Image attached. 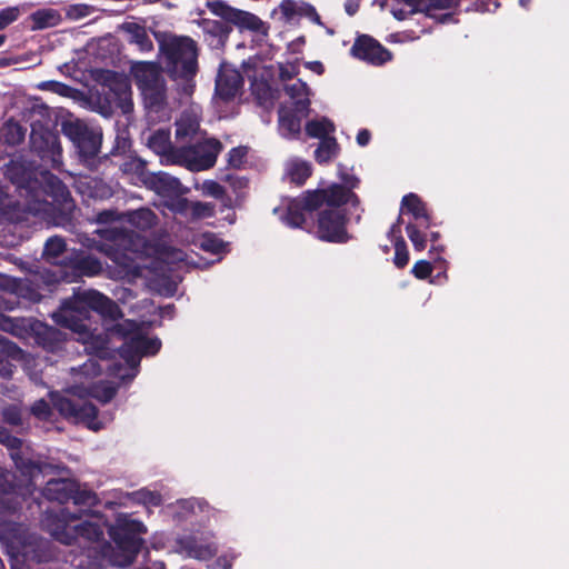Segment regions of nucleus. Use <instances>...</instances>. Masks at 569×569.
<instances>
[{
  "label": "nucleus",
  "mask_w": 569,
  "mask_h": 569,
  "mask_svg": "<svg viewBox=\"0 0 569 569\" xmlns=\"http://www.w3.org/2000/svg\"><path fill=\"white\" fill-rule=\"evenodd\" d=\"M166 60L168 76L178 82V91L191 97L196 89L198 50L192 38H156Z\"/></svg>",
  "instance_id": "nucleus-3"
},
{
  "label": "nucleus",
  "mask_w": 569,
  "mask_h": 569,
  "mask_svg": "<svg viewBox=\"0 0 569 569\" xmlns=\"http://www.w3.org/2000/svg\"><path fill=\"white\" fill-rule=\"evenodd\" d=\"M338 177L341 180V186L348 190H355L360 184V179L352 174L347 172L346 167L342 163H338Z\"/></svg>",
  "instance_id": "nucleus-54"
},
{
  "label": "nucleus",
  "mask_w": 569,
  "mask_h": 569,
  "mask_svg": "<svg viewBox=\"0 0 569 569\" xmlns=\"http://www.w3.org/2000/svg\"><path fill=\"white\" fill-rule=\"evenodd\" d=\"M40 88L49 89L50 91L64 97H68L71 91V87L68 84L53 80L44 82Z\"/></svg>",
  "instance_id": "nucleus-62"
},
{
  "label": "nucleus",
  "mask_w": 569,
  "mask_h": 569,
  "mask_svg": "<svg viewBox=\"0 0 569 569\" xmlns=\"http://www.w3.org/2000/svg\"><path fill=\"white\" fill-rule=\"evenodd\" d=\"M147 532L143 522L130 519L127 516H119L108 529L111 540L114 542L117 552L110 542L104 541L99 552L96 548L88 549L86 560H80L79 569H101L106 563L118 567H128L137 558L144 540L140 537Z\"/></svg>",
  "instance_id": "nucleus-2"
},
{
  "label": "nucleus",
  "mask_w": 569,
  "mask_h": 569,
  "mask_svg": "<svg viewBox=\"0 0 569 569\" xmlns=\"http://www.w3.org/2000/svg\"><path fill=\"white\" fill-rule=\"evenodd\" d=\"M43 170L44 168L40 167V164L19 157L6 164L4 176L17 187L21 197L38 199L41 187L40 171Z\"/></svg>",
  "instance_id": "nucleus-9"
},
{
  "label": "nucleus",
  "mask_w": 569,
  "mask_h": 569,
  "mask_svg": "<svg viewBox=\"0 0 569 569\" xmlns=\"http://www.w3.org/2000/svg\"><path fill=\"white\" fill-rule=\"evenodd\" d=\"M251 94L253 96L258 106L270 110L276 100L279 99V90L274 89L267 80L254 78L251 81Z\"/></svg>",
  "instance_id": "nucleus-22"
},
{
  "label": "nucleus",
  "mask_w": 569,
  "mask_h": 569,
  "mask_svg": "<svg viewBox=\"0 0 569 569\" xmlns=\"http://www.w3.org/2000/svg\"><path fill=\"white\" fill-rule=\"evenodd\" d=\"M349 217L345 209L326 208L318 212L317 237L331 243H347L352 236L348 232Z\"/></svg>",
  "instance_id": "nucleus-11"
},
{
  "label": "nucleus",
  "mask_w": 569,
  "mask_h": 569,
  "mask_svg": "<svg viewBox=\"0 0 569 569\" xmlns=\"http://www.w3.org/2000/svg\"><path fill=\"white\" fill-rule=\"evenodd\" d=\"M203 192L219 199L223 197L224 188L217 181L208 180L203 182Z\"/></svg>",
  "instance_id": "nucleus-61"
},
{
  "label": "nucleus",
  "mask_w": 569,
  "mask_h": 569,
  "mask_svg": "<svg viewBox=\"0 0 569 569\" xmlns=\"http://www.w3.org/2000/svg\"><path fill=\"white\" fill-rule=\"evenodd\" d=\"M101 80L106 102L101 106V113L109 117L114 109H119L123 114L132 112V89L128 76L113 70H104Z\"/></svg>",
  "instance_id": "nucleus-6"
},
{
  "label": "nucleus",
  "mask_w": 569,
  "mask_h": 569,
  "mask_svg": "<svg viewBox=\"0 0 569 569\" xmlns=\"http://www.w3.org/2000/svg\"><path fill=\"white\" fill-rule=\"evenodd\" d=\"M283 89L292 100L291 106L296 107V110L300 113L309 114L311 101L309 98L310 89L308 84L301 79H298L292 84H286Z\"/></svg>",
  "instance_id": "nucleus-24"
},
{
  "label": "nucleus",
  "mask_w": 569,
  "mask_h": 569,
  "mask_svg": "<svg viewBox=\"0 0 569 569\" xmlns=\"http://www.w3.org/2000/svg\"><path fill=\"white\" fill-rule=\"evenodd\" d=\"M30 150L40 159V167L59 169L62 164V147L59 133L44 127L40 121L32 122Z\"/></svg>",
  "instance_id": "nucleus-7"
},
{
  "label": "nucleus",
  "mask_w": 569,
  "mask_h": 569,
  "mask_svg": "<svg viewBox=\"0 0 569 569\" xmlns=\"http://www.w3.org/2000/svg\"><path fill=\"white\" fill-rule=\"evenodd\" d=\"M117 395V388L110 385L97 387L93 391V397L101 403L110 402Z\"/></svg>",
  "instance_id": "nucleus-56"
},
{
  "label": "nucleus",
  "mask_w": 569,
  "mask_h": 569,
  "mask_svg": "<svg viewBox=\"0 0 569 569\" xmlns=\"http://www.w3.org/2000/svg\"><path fill=\"white\" fill-rule=\"evenodd\" d=\"M173 198L176 201L172 204V209L180 214H189L192 201H189L187 198H182L181 196Z\"/></svg>",
  "instance_id": "nucleus-64"
},
{
  "label": "nucleus",
  "mask_w": 569,
  "mask_h": 569,
  "mask_svg": "<svg viewBox=\"0 0 569 569\" xmlns=\"http://www.w3.org/2000/svg\"><path fill=\"white\" fill-rule=\"evenodd\" d=\"M223 146L214 138L190 147H180L171 156L173 164L184 166L191 171H201L212 168Z\"/></svg>",
  "instance_id": "nucleus-8"
},
{
  "label": "nucleus",
  "mask_w": 569,
  "mask_h": 569,
  "mask_svg": "<svg viewBox=\"0 0 569 569\" xmlns=\"http://www.w3.org/2000/svg\"><path fill=\"white\" fill-rule=\"evenodd\" d=\"M180 543L188 551L189 556L200 560L211 559L218 552V548L214 545L198 543L193 537H186L180 540Z\"/></svg>",
  "instance_id": "nucleus-31"
},
{
  "label": "nucleus",
  "mask_w": 569,
  "mask_h": 569,
  "mask_svg": "<svg viewBox=\"0 0 569 569\" xmlns=\"http://www.w3.org/2000/svg\"><path fill=\"white\" fill-rule=\"evenodd\" d=\"M20 10L17 7H9L0 11V30H3L19 17Z\"/></svg>",
  "instance_id": "nucleus-59"
},
{
  "label": "nucleus",
  "mask_w": 569,
  "mask_h": 569,
  "mask_svg": "<svg viewBox=\"0 0 569 569\" xmlns=\"http://www.w3.org/2000/svg\"><path fill=\"white\" fill-rule=\"evenodd\" d=\"M340 152V146L335 137L322 139L315 150V159L319 164H328Z\"/></svg>",
  "instance_id": "nucleus-33"
},
{
  "label": "nucleus",
  "mask_w": 569,
  "mask_h": 569,
  "mask_svg": "<svg viewBox=\"0 0 569 569\" xmlns=\"http://www.w3.org/2000/svg\"><path fill=\"white\" fill-rule=\"evenodd\" d=\"M321 190L323 191V198H326L325 204L328 208L341 209V206L347 204L348 189L343 188L340 183H332Z\"/></svg>",
  "instance_id": "nucleus-38"
},
{
  "label": "nucleus",
  "mask_w": 569,
  "mask_h": 569,
  "mask_svg": "<svg viewBox=\"0 0 569 569\" xmlns=\"http://www.w3.org/2000/svg\"><path fill=\"white\" fill-rule=\"evenodd\" d=\"M406 232L416 251L420 252L427 248V237L419 230L417 224L408 223L406 226Z\"/></svg>",
  "instance_id": "nucleus-49"
},
{
  "label": "nucleus",
  "mask_w": 569,
  "mask_h": 569,
  "mask_svg": "<svg viewBox=\"0 0 569 569\" xmlns=\"http://www.w3.org/2000/svg\"><path fill=\"white\" fill-rule=\"evenodd\" d=\"M100 238L117 246L122 244L130 238V232L126 228L109 227L97 231Z\"/></svg>",
  "instance_id": "nucleus-45"
},
{
  "label": "nucleus",
  "mask_w": 569,
  "mask_h": 569,
  "mask_svg": "<svg viewBox=\"0 0 569 569\" xmlns=\"http://www.w3.org/2000/svg\"><path fill=\"white\" fill-rule=\"evenodd\" d=\"M120 30L129 36H147L146 29L137 21H126L120 26Z\"/></svg>",
  "instance_id": "nucleus-63"
},
{
  "label": "nucleus",
  "mask_w": 569,
  "mask_h": 569,
  "mask_svg": "<svg viewBox=\"0 0 569 569\" xmlns=\"http://www.w3.org/2000/svg\"><path fill=\"white\" fill-rule=\"evenodd\" d=\"M71 500L76 506H83L88 508L96 507L100 502L99 497L94 491L80 489L77 483L74 486V493H72Z\"/></svg>",
  "instance_id": "nucleus-43"
},
{
  "label": "nucleus",
  "mask_w": 569,
  "mask_h": 569,
  "mask_svg": "<svg viewBox=\"0 0 569 569\" xmlns=\"http://www.w3.org/2000/svg\"><path fill=\"white\" fill-rule=\"evenodd\" d=\"M0 443L6 446L10 450V456L14 461L17 468L22 469L28 467V463L24 461L21 448L22 440L13 435L0 425Z\"/></svg>",
  "instance_id": "nucleus-28"
},
{
  "label": "nucleus",
  "mask_w": 569,
  "mask_h": 569,
  "mask_svg": "<svg viewBox=\"0 0 569 569\" xmlns=\"http://www.w3.org/2000/svg\"><path fill=\"white\" fill-rule=\"evenodd\" d=\"M31 413L39 419H48L52 411L50 405L44 399H39L31 406Z\"/></svg>",
  "instance_id": "nucleus-58"
},
{
  "label": "nucleus",
  "mask_w": 569,
  "mask_h": 569,
  "mask_svg": "<svg viewBox=\"0 0 569 569\" xmlns=\"http://www.w3.org/2000/svg\"><path fill=\"white\" fill-rule=\"evenodd\" d=\"M91 312L112 321L122 317L119 306L97 290L74 291L71 297L61 301L51 317L56 325L78 335L77 340L84 345L89 355L102 360L112 359L114 350L109 347L108 336L96 333V329H91Z\"/></svg>",
  "instance_id": "nucleus-1"
},
{
  "label": "nucleus",
  "mask_w": 569,
  "mask_h": 569,
  "mask_svg": "<svg viewBox=\"0 0 569 569\" xmlns=\"http://www.w3.org/2000/svg\"><path fill=\"white\" fill-rule=\"evenodd\" d=\"M243 86L241 73L234 69L220 70L214 86V93L219 99L229 102L236 98Z\"/></svg>",
  "instance_id": "nucleus-19"
},
{
  "label": "nucleus",
  "mask_w": 569,
  "mask_h": 569,
  "mask_svg": "<svg viewBox=\"0 0 569 569\" xmlns=\"http://www.w3.org/2000/svg\"><path fill=\"white\" fill-rule=\"evenodd\" d=\"M401 210L411 213L416 220H421L420 226L428 229L432 226V220L428 213L426 203L416 193H408L401 200Z\"/></svg>",
  "instance_id": "nucleus-23"
},
{
  "label": "nucleus",
  "mask_w": 569,
  "mask_h": 569,
  "mask_svg": "<svg viewBox=\"0 0 569 569\" xmlns=\"http://www.w3.org/2000/svg\"><path fill=\"white\" fill-rule=\"evenodd\" d=\"M133 345L140 350L141 356H153L159 352L161 348V340L159 338H149L142 335L133 336Z\"/></svg>",
  "instance_id": "nucleus-40"
},
{
  "label": "nucleus",
  "mask_w": 569,
  "mask_h": 569,
  "mask_svg": "<svg viewBox=\"0 0 569 569\" xmlns=\"http://www.w3.org/2000/svg\"><path fill=\"white\" fill-rule=\"evenodd\" d=\"M276 16H279L284 23H296L301 18H307L311 22L322 26L316 8L301 0H282L279 7L272 11V17Z\"/></svg>",
  "instance_id": "nucleus-15"
},
{
  "label": "nucleus",
  "mask_w": 569,
  "mask_h": 569,
  "mask_svg": "<svg viewBox=\"0 0 569 569\" xmlns=\"http://www.w3.org/2000/svg\"><path fill=\"white\" fill-rule=\"evenodd\" d=\"M130 73L144 107L150 111H162L168 104V88L162 67L153 61H138L131 66Z\"/></svg>",
  "instance_id": "nucleus-4"
},
{
  "label": "nucleus",
  "mask_w": 569,
  "mask_h": 569,
  "mask_svg": "<svg viewBox=\"0 0 569 569\" xmlns=\"http://www.w3.org/2000/svg\"><path fill=\"white\" fill-rule=\"evenodd\" d=\"M393 263L398 269H403L409 262V251L402 236L396 237Z\"/></svg>",
  "instance_id": "nucleus-47"
},
{
  "label": "nucleus",
  "mask_w": 569,
  "mask_h": 569,
  "mask_svg": "<svg viewBox=\"0 0 569 569\" xmlns=\"http://www.w3.org/2000/svg\"><path fill=\"white\" fill-rule=\"evenodd\" d=\"M199 247L207 252L219 254L223 251L224 243L213 233H206L202 236Z\"/></svg>",
  "instance_id": "nucleus-50"
},
{
  "label": "nucleus",
  "mask_w": 569,
  "mask_h": 569,
  "mask_svg": "<svg viewBox=\"0 0 569 569\" xmlns=\"http://www.w3.org/2000/svg\"><path fill=\"white\" fill-rule=\"evenodd\" d=\"M49 169L50 168H44L43 171H40L41 187L39 189V198L29 199V201L40 203L46 201L44 198L48 196L59 206H62L66 209H71L73 207V200L68 187L61 179L51 173Z\"/></svg>",
  "instance_id": "nucleus-14"
},
{
  "label": "nucleus",
  "mask_w": 569,
  "mask_h": 569,
  "mask_svg": "<svg viewBox=\"0 0 569 569\" xmlns=\"http://www.w3.org/2000/svg\"><path fill=\"white\" fill-rule=\"evenodd\" d=\"M296 199L303 210H306L310 216L315 211L319 210L326 202V198H323V191L321 189L307 190Z\"/></svg>",
  "instance_id": "nucleus-37"
},
{
  "label": "nucleus",
  "mask_w": 569,
  "mask_h": 569,
  "mask_svg": "<svg viewBox=\"0 0 569 569\" xmlns=\"http://www.w3.org/2000/svg\"><path fill=\"white\" fill-rule=\"evenodd\" d=\"M207 6L214 16L232 23L240 32L250 31L261 33L262 36L268 34L266 23L258 16L249 11L232 8L221 0H209Z\"/></svg>",
  "instance_id": "nucleus-12"
},
{
  "label": "nucleus",
  "mask_w": 569,
  "mask_h": 569,
  "mask_svg": "<svg viewBox=\"0 0 569 569\" xmlns=\"http://www.w3.org/2000/svg\"><path fill=\"white\" fill-rule=\"evenodd\" d=\"M62 132L73 143L82 161L88 162L98 156L102 143L100 130L81 120H76L64 122Z\"/></svg>",
  "instance_id": "nucleus-10"
},
{
  "label": "nucleus",
  "mask_w": 569,
  "mask_h": 569,
  "mask_svg": "<svg viewBox=\"0 0 569 569\" xmlns=\"http://www.w3.org/2000/svg\"><path fill=\"white\" fill-rule=\"evenodd\" d=\"M2 421L12 427L23 426L22 410L16 405H9L1 410Z\"/></svg>",
  "instance_id": "nucleus-48"
},
{
  "label": "nucleus",
  "mask_w": 569,
  "mask_h": 569,
  "mask_svg": "<svg viewBox=\"0 0 569 569\" xmlns=\"http://www.w3.org/2000/svg\"><path fill=\"white\" fill-rule=\"evenodd\" d=\"M76 482L70 479H50L42 491L46 499L61 505L71 500Z\"/></svg>",
  "instance_id": "nucleus-21"
},
{
  "label": "nucleus",
  "mask_w": 569,
  "mask_h": 569,
  "mask_svg": "<svg viewBox=\"0 0 569 569\" xmlns=\"http://www.w3.org/2000/svg\"><path fill=\"white\" fill-rule=\"evenodd\" d=\"M27 128L12 118L7 120L1 128V138L10 147H16L24 141Z\"/></svg>",
  "instance_id": "nucleus-32"
},
{
  "label": "nucleus",
  "mask_w": 569,
  "mask_h": 569,
  "mask_svg": "<svg viewBox=\"0 0 569 569\" xmlns=\"http://www.w3.org/2000/svg\"><path fill=\"white\" fill-rule=\"evenodd\" d=\"M120 220H124V213H120L114 208L101 210L96 214V222L99 224H110Z\"/></svg>",
  "instance_id": "nucleus-55"
},
{
  "label": "nucleus",
  "mask_w": 569,
  "mask_h": 569,
  "mask_svg": "<svg viewBox=\"0 0 569 569\" xmlns=\"http://www.w3.org/2000/svg\"><path fill=\"white\" fill-rule=\"evenodd\" d=\"M248 148L244 146L234 147L227 154V162L230 168L240 169L246 162Z\"/></svg>",
  "instance_id": "nucleus-52"
},
{
  "label": "nucleus",
  "mask_w": 569,
  "mask_h": 569,
  "mask_svg": "<svg viewBox=\"0 0 569 569\" xmlns=\"http://www.w3.org/2000/svg\"><path fill=\"white\" fill-rule=\"evenodd\" d=\"M312 174V167L307 161L295 162L289 169V176L293 183L302 186Z\"/></svg>",
  "instance_id": "nucleus-44"
},
{
  "label": "nucleus",
  "mask_w": 569,
  "mask_h": 569,
  "mask_svg": "<svg viewBox=\"0 0 569 569\" xmlns=\"http://www.w3.org/2000/svg\"><path fill=\"white\" fill-rule=\"evenodd\" d=\"M98 408L88 401L80 400L74 419L91 422L98 418Z\"/></svg>",
  "instance_id": "nucleus-53"
},
{
  "label": "nucleus",
  "mask_w": 569,
  "mask_h": 569,
  "mask_svg": "<svg viewBox=\"0 0 569 569\" xmlns=\"http://www.w3.org/2000/svg\"><path fill=\"white\" fill-rule=\"evenodd\" d=\"M144 186L162 198L179 197L188 192V188L178 178L163 171L152 172Z\"/></svg>",
  "instance_id": "nucleus-17"
},
{
  "label": "nucleus",
  "mask_w": 569,
  "mask_h": 569,
  "mask_svg": "<svg viewBox=\"0 0 569 569\" xmlns=\"http://www.w3.org/2000/svg\"><path fill=\"white\" fill-rule=\"evenodd\" d=\"M80 399L73 400L67 397H57L53 399L54 408L66 418H76Z\"/></svg>",
  "instance_id": "nucleus-46"
},
{
  "label": "nucleus",
  "mask_w": 569,
  "mask_h": 569,
  "mask_svg": "<svg viewBox=\"0 0 569 569\" xmlns=\"http://www.w3.org/2000/svg\"><path fill=\"white\" fill-rule=\"evenodd\" d=\"M309 114H302L296 107L280 104L278 109V129L282 137L297 139L301 132V121Z\"/></svg>",
  "instance_id": "nucleus-20"
},
{
  "label": "nucleus",
  "mask_w": 569,
  "mask_h": 569,
  "mask_svg": "<svg viewBox=\"0 0 569 569\" xmlns=\"http://www.w3.org/2000/svg\"><path fill=\"white\" fill-rule=\"evenodd\" d=\"M432 264L427 260H419L412 267V274L419 280H426L432 273Z\"/></svg>",
  "instance_id": "nucleus-57"
},
{
  "label": "nucleus",
  "mask_w": 569,
  "mask_h": 569,
  "mask_svg": "<svg viewBox=\"0 0 569 569\" xmlns=\"http://www.w3.org/2000/svg\"><path fill=\"white\" fill-rule=\"evenodd\" d=\"M93 183L91 191L93 198L109 199L112 197L113 191L107 183L102 181H93Z\"/></svg>",
  "instance_id": "nucleus-60"
},
{
  "label": "nucleus",
  "mask_w": 569,
  "mask_h": 569,
  "mask_svg": "<svg viewBox=\"0 0 569 569\" xmlns=\"http://www.w3.org/2000/svg\"><path fill=\"white\" fill-rule=\"evenodd\" d=\"M120 170L126 174L134 176L143 184L144 181L149 180V177L152 174V172L147 169V162L137 156L128 157L120 164Z\"/></svg>",
  "instance_id": "nucleus-34"
},
{
  "label": "nucleus",
  "mask_w": 569,
  "mask_h": 569,
  "mask_svg": "<svg viewBox=\"0 0 569 569\" xmlns=\"http://www.w3.org/2000/svg\"><path fill=\"white\" fill-rule=\"evenodd\" d=\"M0 376L2 378H11L14 366L10 362L9 357L20 351V348L0 335Z\"/></svg>",
  "instance_id": "nucleus-30"
},
{
  "label": "nucleus",
  "mask_w": 569,
  "mask_h": 569,
  "mask_svg": "<svg viewBox=\"0 0 569 569\" xmlns=\"http://www.w3.org/2000/svg\"><path fill=\"white\" fill-rule=\"evenodd\" d=\"M189 216L191 219L211 218L214 216V204L192 201Z\"/></svg>",
  "instance_id": "nucleus-51"
},
{
  "label": "nucleus",
  "mask_w": 569,
  "mask_h": 569,
  "mask_svg": "<svg viewBox=\"0 0 569 569\" xmlns=\"http://www.w3.org/2000/svg\"><path fill=\"white\" fill-rule=\"evenodd\" d=\"M148 147L157 154L164 156L167 161L173 164L171 153L180 147H173L170 133L166 130H157L148 138Z\"/></svg>",
  "instance_id": "nucleus-26"
},
{
  "label": "nucleus",
  "mask_w": 569,
  "mask_h": 569,
  "mask_svg": "<svg viewBox=\"0 0 569 569\" xmlns=\"http://www.w3.org/2000/svg\"><path fill=\"white\" fill-rule=\"evenodd\" d=\"M308 214L309 213L303 210V208L295 198L290 200L287 206V210L283 216V222L290 228H299L309 231L312 227V223L309 222L307 217Z\"/></svg>",
  "instance_id": "nucleus-25"
},
{
  "label": "nucleus",
  "mask_w": 569,
  "mask_h": 569,
  "mask_svg": "<svg viewBox=\"0 0 569 569\" xmlns=\"http://www.w3.org/2000/svg\"><path fill=\"white\" fill-rule=\"evenodd\" d=\"M28 19L32 31L56 27L62 20L59 11L52 8L39 9L31 13Z\"/></svg>",
  "instance_id": "nucleus-27"
},
{
  "label": "nucleus",
  "mask_w": 569,
  "mask_h": 569,
  "mask_svg": "<svg viewBox=\"0 0 569 569\" xmlns=\"http://www.w3.org/2000/svg\"><path fill=\"white\" fill-rule=\"evenodd\" d=\"M80 516L63 508L59 515H47L44 525L51 536L63 545H72L82 538L91 542L103 540V529L99 523L82 521L76 523Z\"/></svg>",
  "instance_id": "nucleus-5"
},
{
  "label": "nucleus",
  "mask_w": 569,
  "mask_h": 569,
  "mask_svg": "<svg viewBox=\"0 0 569 569\" xmlns=\"http://www.w3.org/2000/svg\"><path fill=\"white\" fill-rule=\"evenodd\" d=\"M305 130L308 137L318 138L321 141L322 139L331 137L330 134L335 132L336 128L332 121L328 118H322L320 120L308 121Z\"/></svg>",
  "instance_id": "nucleus-36"
},
{
  "label": "nucleus",
  "mask_w": 569,
  "mask_h": 569,
  "mask_svg": "<svg viewBox=\"0 0 569 569\" xmlns=\"http://www.w3.org/2000/svg\"><path fill=\"white\" fill-rule=\"evenodd\" d=\"M118 353L131 368H136L142 357L140 350L133 345V337L119 347Z\"/></svg>",
  "instance_id": "nucleus-41"
},
{
  "label": "nucleus",
  "mask_w": 569,
  "mask_h": 569,
  "mask_svg": "<svg viewBox=\"0 0 569 569\" xmlns=\"http://www.w3.org/2000/svg\"><path fill=\"white\" fill-rule=\"evenodd\" d=\"M124 220L132 227L147 231L158 223V216L149 208H140L124 213Z\"/></svg>",
  "instance_id": "nucleus-29"
},
{
  "label": "nucleus",
  "mask_w": 569,
  "mask_h": 569,
  "mask_svg": "<svg viewBox=\"0 0 569 569\" xmlns=\"http://www.w3.org/2000/svg\"><path fill=\"white\" fill-rule=\"evenodd\" d=\"M32 332L37 345L49 352L62 350L67 341V335L64 332L43 322H36L32 326Z\"/></svg>",
  "instance_id": "nucleus-18"
},
{
  "label": "nucleus",
  "mask_w": 569,
  "mask_h": 569,
  "mask_svg": "<svg viewBox=\"0 0 569 569\" xmlns=\"http://www.w3.org/2000/svg\"><path fill=\"white\" fill-rule=\"evenodd\" d=\"M7 282H9L11 291L16 292L17 295L29 299L32 302H39L42 298L41 293L38 292L36 289L32 288V282L30 281H23V280H17V279H7Z\"/></svg>",
  "instance_id": "nucleus-39"
},
{
  "label": "nucleus",
  "mask_w": 569,
  "mask_h": 569,
  "mask_svg": "<svg viewBox=\"0 0 569 569\" xmlns=\"http://www.w3.org/2000/svg\"><path fill=\"white\" fill-rule=\"evenodd\" d=\"M62 263L61 278L68 282L82 277H96L103 270L102 262L97 257L84 252L73 253Z\"/></svg>",
  "instance_id": "nucleus-13"
},
{
  "label": "nucleus",
  "mask_w": 569,
  "mask_h": 569,
  "mask_svg": "<svg viewBox=\"0 0 569 569\" xmlns=\"http://www.w3.org/2000/svg\"><path fill=\"white\" fill-rule=\"evenodd\" d=\"M67 250V243L63 238L53 236L50 237L43 247L42 257L46 261L51 263H60L63 267L62 260L58 261L60 256H62ZM67 259H63V261H67Z\"/></svg>",
  "instance_id": "nucleus-35"
},
{
  "label": "nucleus",
  "mask_w": 569,
  "mask_h": 569,
  "mask_svg": "<svg viewBox=\"0 0 569 569\" xmlns=\"http://www.w3.org/2000/svg\"><path fill=\"white\" fill-rule=\"evenodd\" d=\"M352 54L375 66H381L391 60L392 54L376 38H356L351 48Z\"/></svg>",
  "instance_id": "nucleus-16"
},
{
  "label": "nucleus",
  "mask_w": 569,
  "mask_h": 569,
  "mask_svg": "<svg viewBox=\"0 0 569 569\" xmlns=\"http://www.w3.org/2000/svg\"><path fill=\"white\" fill-rule=\"evenodd\" d=\"M16 496V486L8 479L7 473L0 469V502L6 505L7 509H14L13 499Z\"/></svg>",
  "instance_id": "nucleus-42"
}]
</instances>
